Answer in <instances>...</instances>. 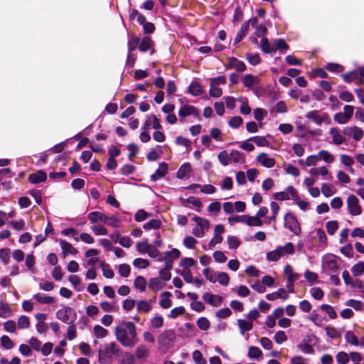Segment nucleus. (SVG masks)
<instances>
[{"instance_id":"49530a36","label":"nucleus","mask_w":364,"mask_h":364,"mask_svg":"<svg viewBox=\"0 0 364 364\" xmlns=\"http://www.w3.org/2000/svg\"><path fill=\"white\" fill-rule=\"evenodd\" d=\"M134 287L141 291H144L146 287V282L142 276H137L134 280Z\"/></svg>"},{"instance_id":"c85d7f7f","label":"nucleus","mask_w":364,"mask_h":364,"mask_svg":"<svg viewBox=\"0 0 364 364\" xmlns=\"http://www.w3.org/2000/svg\"><path fill=\"white\" fill-rule=\"evenodd\" d=\"M237 323L242 335H244L247 331L252 330L253 327L252 323L245 319H238Z\"/></svg>"},{"instance_id":"ddd939ff","label":"nucleus","mask_w":364,"mask_h":364,"mask_svg":"<svg viewBox=\"0 0 364 364\" xmlns=\"http://www.w3.org/2000/svg\"><path fill=\"white\" fill-rule=\"evenodd\" d=\"M257 161L263 166L266 168H272L275 165V160L274 158L269 157L265 153H261L257 156Z\"/></svg>"},{"instance_id":"0e129e2a","label":"nucleus","mask_w":364,"mask_h":364,"mask_svg":"<svg viewBox=\"0 0 364 364\" xmlns=\"http://www.w3.org/2000/svg\"><path fill=\"white\" fill-rule=\"evenodd\" d=\"M131 268L127 264H122L119 265L118 272L122 277H128L130 274Z\"/></svg>"},{"instance_id":"393cba45","label":"nucleus","mask_w":364,"mask_h":364,"mask_svg":"<svg viewBox=\"0 0 364 364\" xmlns=\"http://www.w3.org/2000/svg\"><path fill=\"white\" fill-rule=\"evenodd\" d=\"M230 161H232L235 164L245 163V156L244 153L240 151L232 150L230 153Z\"/></svg>"},{"instance_id":"8fccbe9b","label":"nucleus","mask_w":364,"mask_h":364,"mask_svg":"<svg viewBox=\"0 0 364 364\" xmlns=\"http://www.w3.org/2000/svg\"><path fill=\"white\" fill-rule=\"evenodd\" d=\"M326 68L331 73H341L344 70V67L342 65L336 63H329Z\"/></svg>"},{"instance_id":"4d7b16f0","label":"nucleus","mask_w":364,"mask_h":364,"mask_svg":"<svg viewBox=\"0 0 364 364\" xmlns=\"http://www.w3.org/2000/svg\"><path fill=\"white\" fill-rule=\"evenodd\" d=\"M11 311L9 305L0 303V317L6 318L11 316Z\"/></svg>"},{"instance_id":"f704fd0d","label":"nucleus","mask_w":364,"mask_h":364,"mask_svg":"<svg viewBox=\"0 0 364 364\" xmlns=\"http://www.w3.org/2000/svg\"><path fill=\"white\" fill-rule=\"evenodd\" d=\"M345 339L347 343L358 346H359V340L357 338V336L355 335V333L351 331H348L345 333Z\"/></svg>"},{"instance_id":"c03bdc74","label":"nucleus","mask_w":364,"mask_h":364,"mask_svg":"<svg viewBox=\"0 0 364 364\" xmlns=\"http://www.w3.org/2000/svg\"><path fill=\"white\" fill-rule=\"evenodd\" d=\"M246 59L252 65H257L261 62L259 53H248L246 54Z\"/></svg>"},{"instance_id":"a878e982","label":"nucleus","mask_w":364,"mask_h":364,"mask_svg":"<svg viewBox=\"0 0 364 364\" xmlns=\"http://www.w3.org/2000/svg\"><path fill=\"white\" fill-rule=\"evenodd\" d=\"M191 168L189 163H184L178 170L176 176L179 179H183L186 178L190 172H191Z\"/></svg>"},{"instance_id":"4c0bfd02","label":"nucleus","mask_w":364,"mask_h":364,"mask_svg":"<svg viewBox=\"0 0 364 364\" xmlns=\"http://www.w3.org/2000/svg\"><path fill=\"white\" fill-rule=\"evenodd\" d=\"M227 242L228 247L230 250L237 249L241 244L240 240L237 237L233 235H229L228 237Z\"/></svg>"},{"instance_id":"c9c22d12","label":"nucleus","mask_w":364,"mask_h":364,"mask_svg":"<svg viewBox=\"0 0 364 364\" xmlns=\"http://www.w3.org/2000/svg\"><path fill=\"white\" fill-rule=\"evenodd\" d=\"M118 364H135V357L130 353L126 352L118 360Z\"/></svg>"},{"instance_id":"9d476101","label":"nucleus","mask_w":364,"mask_h":364,"mask_svg":"<svg viewBox=\"0 0 364 364\" xmlns=\"http://www.w3.org/2000/svg\"><path fill=\"white\" fill-rule=\"evenodd\" d=\"M343 133L346 136L353 137L355 141L360 140L363 136V131L356 126L345 127L343 129Z\"/></svg>"},{"instance_id":"f03ea898","label":"nucleus","mask_w":364,"mask_h":364,"mask_svg":"<svg viewBox=\"0 0 364 364\" xmlns=\"http://www.w3.org/2000/svg\"><path fill=\"white\" fill-rule=\"evenodd\" d=\"M119 350L115 342L100 347L98 350V359L100 364H110L113 355H118Z\"/></svg>"},{"instance_id":"e433bc0d","label":"nucleus","mask_w":364,"mask_h":364,"mask_svg":"<svg viewBox=\"0 0 364 364\" xmlns=\"http://www.w3.org/2000/svg\"><path fill=\"white\" fill-rule=\"evenodd\" d=\"M151 46V40L149 37L145 36L139 42V50L141 52H146Z\"/></svg>"},{"instance_id":"58836bf2","label":"nucleus","mask_w":364,"mask_h":364,"mask_svg":"<svg viewBox=\"0 0 364 364\" xmlns=\"http://www.w3.org/2000/svg\"><path fill=\"white\" fill-rule=\"evenodd\" d=\"M140 39L139 37L131 36L128 40V52L131 53L139 47Z\"/></svg>"},{"instance_id":"13d9d810","label":"nucleus","mask_w":364,"mask_h":364,"mask_svg":"<svg viewBox=\"0 0 364 364\" xmlns=\"http://www.w3.org/2000/svg\"><path fill=\"white\" fill-rule=\"evenodd\" d=\"M326 228L328 233L333 235L338 228V223L336 220H331L326 223Z\"/></svg>"},{"instance_id":"20e7f679","label":"nucleus","mask_w":364,"mask_h":364,"mask_svg":"<svg viewBox=\"0 0 364 364\" xmlns=\"http://www.w3.org/2000/svg\"><path fill=\"white\" fill-rule=\"evenodd\" d=\"M284 226L289 229L295 235H299L301 232L300 224L296 217L290 212H288L284 218Z\"/></svg>"},{"instance_id":"bf43d9fd","label":"nucleus","mask_w":364,"mask_h":364,"mask_svg":"<svg viewBox=\"0 0 364 364\" xmlns=\"http://www.w3.org/2000/svg\"><path fill=\"white\" fill-rule=\"evenodd\" d=\"M1 343L3 348L6 350H10L14 346L13 341L6 335L1 336Z\"/></svg>"},{"instance_id":"5701e85b","label":"nucleus","mask_w":364,"mask_h":364,"mask_svg":"<svg viewBox=\"0 0 364 364\" xmlns=\"http://www.w3.org/2000/svg\"><path fill=\"white\" fill-rule=\"evenodd\" d=\"M274 53L278 50L279 53L283 54L289 49V45L282 38H278L273 43Z\"/></svg>"},{"instance_id":"1a4fd4ad","label":"nucleus","mask_w":364,"mask_h":364,"mask_svg":"<svg viewBox=\"0 0 364 364\" xmlns=\"http://www.w3.org/2000/svg\"><path fill=\"white\" fill-rule=\"evenodd\" d=\"M225 232V228L223 225L218 224L215 225L214 228V236L208 243L210 249H213L215 246L223 242L222 234Z\"/></svg>"},{"instance_id":"72a5a7b5","label":"nucleus","mask_w":364,"mask_h":364,"mask_svg":"<svg viewBox=\"0 0 364 364\" xmlns=\"http://www.w3.org/2000/svg\"><path fill=\"white\" fill-rule=\"evenodd\" d=\"M161 222L159 220L156 219H152L149 220V222L146 223L143 225V228L145 230H158L161 228Z\"/></svg>"},{"instance_id":"864d4df0","label":"nucleus","mask_w":364,"mask_h":364,"mask_svg":"<svg viewBox=\"0 0 364 364\" xmlns=\"http://www.w3.org/2000/svg\"><path fill=\"white\" fill-rule=\"evenodd\" d=\"M336 358L338 364H347L350 360L349 355L344 351L338 352Z\"/></svg>"},{"instance_id":"6ab92c4d","label":"nucleus","mask_w":364,"mask_h":364,"mask_svg":"<svg viewBox=\"0 0 364 364\" xmlns=\"http://www.w3.org/2000/svg\"><path fill=\"white\" fill-rule=\"evenodd\" d=\"M60 245L64 257L68 254L75 255L78 252L77 249H75L70 242L65 240H60Z\"/></svg>"},{"instance_id":"603ef678","label":"nucleus","mask_w":364,"mask_h":364,"mask_svg":"<svg viewBox=\"0 0 364 364\" xmlns=\"http://www.w3.org/2000/svg\"><path fill=\"white\" fill-rule=\"evenodd\" d=\"M136 247V250L140 254L144 255L148 252L149 248H150V244L148 243L147 240H145L142 242H137Z\"/></svg>"},{"instance_id":"a19ab883","label":"nucleus","mask_w":364,"mask_h":364,"mask_svg":"<svg viewBox=\"0 0 364 364\" xmlns=\"http://www.w3.org/2000/svg\"><path fill=\"white\" fill-rule=\"evenodd\" d=\"M33 298L36 299L38 302L43 304H50L54 301V299L52 296L41 295L40 294H36L33 296Z\"/></svg>"},{"instance_id":"f3484780","label":"nucleus","mask_w":364,"mask_h":364,"mask_svg":"<svg viewBox=\"0 0 364 364\" xmlns=\"http://www.w3.org/2000/svg\"><path fill=\"white\" fill-rule=\"evenodd\" d=\"M288 297V293L284 288H279L277 291L266 295V299L269 301H274L279 298L287 300Z\"/></svg>"},{"instance_id":"dca6fc26","label":"nucleus","mask_w":364,"mask_h":364,"mask_svg":"<svg viewBox=\"0 0 364 364\" xmlns=\"http://www.w3.org/2000/svg\"><path fill=\"white\" fill-rule=\"evenodd\" d=\"M87 218L90 220V223L92 224H96L98 223L105 224L106 220V215L100 211H92L88 213Z\"/></svg>"},{"instance_id":"cd10ccee","label":"nucleus","mask_w":364,"mask_h":364,"mask_svg":"<svg viewBox=\"0 0 364 364\" xmlns=\"http://www.w3.org/2000/svg\"><path fill=\"white\" fill-rule=\"evenodd\" d=\"M260 48L264 53H274L273 44H271L267 38H262L260 43Z\"/></svg>"},{"instance_id":"680f3d73","label":"nucleus","mask_w":364,"mask_h":364,"mask_svg":"<svg viewBox=\"0 0 364 364\" xmlns=\"http://www.w3.org/2000/svg\"><path fill=\"white\" fill-rule=\"evenodd\" d=\"M133 265L136 268L145 269V268L149 267V262L147 259H143V258L139 257V258H136L134 260Z\"/></svg>"},{"instance_id":"f8f14e48","label":"nucleus","mask_w":364,"mask_h":364,"mask_svg":"<svg viewBox=\"0 0 364 364\" xmlns=\"http://www.w3.org/2000/svg\"><path fill=\"white\" fill-rule=\"evenodd\" d=\"M168 173V164L165 162L159 163V168L151 176V180L156 181L163 177Z\"/></svg>"},{"instance_id":"3c124183","label":"nucleus","mask_w":364,"mask_h":364,"mask_svg":"<svg viewBox=\"0 0 364 364\" xmlns=\"http://www.w3.org/2000/svg\"><path fill=\"white\" fill-rule=\"evenodd\" d=\"M352 273L355 277H359L364 272V262H359L354 264L351 269Z\"/></svg>"},{"instance_id":"6e6d98bb","label":"nucleus","mask_w":364,"mask_h":364,"mask_svg":"<svg viewBox=\"0 0 364 364\" xmlns=\"http://www.w3.org/2000/svg\"><path fill=\"white\" fill-rule=\"evenodd\" d=\"M218 159L221 164L228 166L230 163V154L227 151L223 150L218 154Z\"/></svg>"},{"instance_id":"bb28decb","label":"nucleus","mask_w":364,"mask_h":364,"mask_svg":"<svg viewBox=\"0 0 364 364\" xmlns=\"http://www.w3.org/2000/svg\"><path fill=\"white\" fill-rule=\"evenodd\" d=\"M310 341V339L306 340L304 339L301 343H300L297 348L305 354H312L314 352L313 347L308 343Z\"/></svg>"},{"instance_id":"39448f33","label":"nucleus","mask_w":364,"mask_h":364,"mask_svg":"<svg viewBox=\"0 0 364 364\" xmlns=\"http://www.w3.org/2000/svg\"><path fill=\"white\" fill-rule=\"evenodd\" d=\"M176 339L175 333L172 331H166L159 336V345L165 349L171 348Z\"/></svg>"},{"instance_id":"0eeeda50","label":"nucleus","mask_w":364,"mask_h":364,"mask_svg":"<svg viewBox=\"0 0 364 364\" xmlns=\"http://www.w3.org/2000/svg\"><path fill=\"white\" fill-rule=\"evenodd\" d=\"M348 210L352 215H358L362 213L359 200L355 195H350L347 198Z\"/></svg>"},{"instance_id":"4be33fe9","label":"nucleus","mask_w":364,"mask_h":364,"mask_svg":"<svg viewBox=\"0 0 364 364\" xmlns=\"http://www.w3.org/2000/svg\"><path fill=\"white\" fill-rule=\"evenodd\" d=\"M77 318V314L75 312H73V316L71 319V323L68 324V328L67 332V338L68 340L72 341L76 336V325L75 320Z\"/></svg>"},{"instance_id":"4468645a","label":"nucleus","mask_w":364,"mask_h":364,"mask_svg":"<svg viewBox=\"0 0 364 364\" xmlns=\"http://www.w3.org/2000/svg\"><path fill=\"white\" fill-rule=\"evenodd\" d=\"M306 117L312 119L317 125H321L325 121V118H328V114L323 113L322 116H320L318 110H313L307 112Z\"/></svg>"},{"instance_id":"a18cd8bd","label":"nucleus","mask_w":364,"mask_h":364,"mask_svg":"<svg viewBox=\"0 0 364 364\" xmlns=\"http://www.w3.org/2000/svg\"><path fill=\"white\" fill-rule=\"evenodd\" d=\"M257 77L252 74H246L244 76L242 83L245 87L252 88L255 83Z\"/></svg>"},{"instance_id":"ea45409f","label":"nucleus","mask_w":364,"mask_h":364,"mask_svg":"<svg viewBox=\"0 0 364 364\" xmlns=\"http://www.w3.org/2000/svg\"><path fill=\"white\" fill-rule=\"evenodd\" d=\"M320 309H321L326 314H328V317L331 319H335L337 317V313L336 312L333 306H331V305L322 304L320 306Z\"/></svg>"},{"instance_id":"423d86ee","label":"nucleus","mask_w":364,"mask_h":364,"mask_svg":"<svg viewBox=\"0 0 364 364\" xmlns=\"http://www.w3.org/2000/svg\"><path fill=\"white\" fill-rule=\"evenodd\" d=\"M257 22H258V20L257 18H253L252 19H250V20L244 22L242 24L240 31L237 32V33L235 38L233 45L236 46L247 35L248 30H249L250 23H251L252 26H254L256 24H257Z\"/></svg>"},{"instance_id":"de8ad7c7","label":"nucleus","mask_w":364,"mask_h":364,"mask_svg":"<svg viewBox=\"0 0 364 364\" xmlns=\"http://www.w3.org/2000/svg\"><path fill=\"white\" fill-rule=\"evenodd\" d=\"M93 332L97 338H103L108 334V331L100 325L95 326Z\"/></svg>"},{"instance_id":"aec40b11","label":"nucleus","mask_w":364,"mask_h":364,"mask_svg":"<svg viewBox=\"0 0 364 364\" xmlns=\"http://www.w3.org/2000/svg\"><path fill=\"white\" fill-rule=\"evenodd\" d=\"M282 256V246L279 245L275 250L267 253V259L269 262H277Z\"/></svg>"},{"instance_id":"79ce46f5","label":"nucleus","mask_w":364,"mask_h":364,"mask_svg":"<svg viewBox=\"0 0 364 364\" xmlns=\"http://www.w3.org/2000/svg\"><path fill=\"white\" fill-rule=\"evenodd\" d=\"M188 92L194 95L198 96L200 94H202L203 90L200 84L197 82H193L188 87Z\"/></svg>"},{"instance_id":"5fc2aeb1","label":"nucleus","mask_w":364,"mask_h":364,"mask_svg":"<svg viewBox=\"0 0 364 364\" xmlns=\"http://www.w3.org/2000/svg\"><path fill=\"white\" fill-rule=\"evenodd\" d=\"M164 284L159 277L151 278L149 280V287L153 289H161L164 287Z\"/></svg>"},{"instance_id":"412c9836","label":"nucleus","mask_w":364,"mask_h":364,"mask_svg":"<svg viewBox=\"0 0 364 364\" xmlns=\"http://www.w3.org/2000/svg\"><path fill=\"white\" fill-rule=\"evenodd\" d=\"M211 138L217 141H223V138L220 129L218 128H213L210 129V136L206 135V146H208L210 142Z\"/></svg>"},{"instance_id":"f257e3e1","label":"nucleus","mask_w":364,"mask_h":364,"mask_svg":"<svg viewBox=\"0 0 364 364\" xmlns=\"http://www.w3.org/2000/svg\"><path fill=\"white\" fill-rule=\"evenodd\" d=\"M114 335L124 348H133L139 342L136 327L132 321H121L114 328Z\"/></svg>"},{"instance_id":"7c9ffc66","label":"nucleus","mask_w":364,"mask_h":364,"mask_svg":"<svg viewBox=\"0 0 364 364\" xmlns=\"http://www.w3.org/2000/svg\"><path fill=\"white\" fill-rule=\"evenodd\" d=\"M171 293L168 291H164L161 293V296L162 299L160 300V306L163 309H168L171 306V300L169 299Z\"/></svg>"},{"instance_id":"774afa93","label":"nucleus","mask_w":364,"mask_h":364,"mask_svg":"<svg viewBox=\"0 0 364 364\" xmlns=\"http://www.w3.org/2000/svg\"><path fill=\"white\" fill-rule=\"evenodd\" d=\"M243 119L240 116H235L230 118L228 124L230 127L237 129L241 126Z\"/></svg>"},{"instance_id":"2f4dec72","label":"nucleus","mask_w":364,"mask_h":364,"mask_svg":"<svg viewBox=\"0 0 364 364\" xmlns=\"http://www.w3.org/2000/svg\"><path fill=\"white\" fill-rule=\"evenodd\" d=\"M149 350L144 345L139 346L136 349V357L138 359H146L148 358Z\"/></svg>"},{"instance_id":"338daca9","label":"nucleus","mask_w":364,"mask_h":364,"mask_svg":"<svg viewBox=\"0 0 364 364\" xmlns=\"http://www.w3.org/2000/svg\"><path fill=\"white\" fill-rule=\"evenodd\" d=\"M262 352L258 347L251 346L249 348L248 356L250 358L257 359L262 355Z\"/></svg>"},{"instance_id":"6e6552de","label":"nucleus","mask_w":364,"mask_h":364,"mask_svg":"<svg viewBox=\"0 0 364 364\" xmlns=\"http://www.w3.org/2000/svg\"><path fill=\"white\" fill-rule=\"evenodd\" d=\"M73 312L75 311L72 308L65 306L57 311L56 318L65 323L70 324L73 316Z\"/></svg>"},{"instance_id":"09e8293b","label":"nucleus","mask_w":364,"mask_h":364,"mask_svg":"<svg viewBox=\"0 0 364 364\" xmlns=\"http://www.w3.org/2000/svg\"><path fill=\"white\" fill-rule=\"evenodd\" d=\"M250 140L256 144L258 146H269V142L266 139L265 136H255L250 137Z\"/></svg>"},{"instance_id":"052dcab7","label":"nucleus","mask_w":364,"mask_h":364,"mask_svg":"<svg viewBox=\"0 0 364 364\" xmlns=\"http://www.w3.org/2000/svg\"><path fill=\"white\" fill-rule=\"evenodd\" d=\"M318 156H319L318 159L323 160L326 163H332L334 160V156L326 150L320 151Z\"/></svg>"},{"instance_id":"c756f323","label":"nucleus","mask_w":364,"mask_h":364,"mask_svg":"<svg viewBox=\"0 0 364 364\" xmlns=\"http://www.w3.org/2000/svg\"><path fill=\"white\" fill-rule=\"evenodd\" d=\"M284 274L287 276V280L296 281L299 279L300 275L293 271L291 265L287 264L284 267Z\"/></svg>"},{"instance_id":"69168bd1","label":"nucleus","mask_w":364,"mask_h":364,"mask_svg":"<svg viewBox=\"0 0 364 364\" xmlns=\"http://www.w3.org/2000/svg\"><path fill=\"white\" fill-rule=\"evenodd\" d=\"M0 259L4 264H7L10 260V250L9 248L0 249Z\"/></svg>"},{"instance_id":"a211bd4d","label":"nucleus","mask_w":364,"mask_h":364,"mask_svg":"<svg viewBox=\"0 0 364 364\" xmlns=\"http://www.w3.org/2000/svg\"><path fill=\"white\" fill-rule=\"evenodd\" d=\"M46 179L47 174L42 170L38 171L36 173H31L28 176V181L33 184L44 182Z\"/></svg>"},{"instance_id":"e2e57ef3","label":"nucleus","mask_w":364,"mask_h":364,"mask_svg":"<svg viewBox=\"0 0 364 364\" xmlns=\"http://www.w3.org/2000/svg\"><path fill=\"white\" fill-rule=\"evenodd\" d=\"M120 223V219L117 218L114 215L107 216L106 215V220L105 224L112 227V228H117L119 226V223Z\"/></svg>"},{"instance_id":"b1692460","label":"nucleus","mask_w":364,"mask_h":364,"mask_svg":"<svg viewBox=\"0 0 364 364\" xmlns=\"http://www.w3.org/2000/svg\"><path fill=\"white\" fill-rule=\"evenodd\" d=\"M223 302L222 296L219 295H215L210 293L206 292V304H209L213 306H219Z\"/></svg>"},{"instance_id":"37998d69","label":"nucleus","mask_w":364,"mask_h":364,"mask_svg":"<svg viewBox=\"0 0 364 364\" xmlns=\"http://www.w3.org/2000/svg\"><path fill=\"white\" fill-rule=\"evenodd\" d=\"M194 110L195 108L193 106L183 105L180 108L178 111V115L180 117L190 116L193 113Z\"/></svg>"},{"instance_id":"9b49d317","label":"nucleus","mask_w":364,"mask_h":364,"mask_svg":"<svg viewBox=\"0 0 364 364\" xmlns=\"http://www.w3.org/2000/svg\"><path fill=\"white\" fill-rule=\"evenodd\" d=\"M226 68H235L238 72H244L245 70H246L247 67L243 61L238 60L235 57H230L228 58V65H226Z\"/></svg>"},{"instance_id":"2eb2a0df","label":"nucleus","mask_w":364,"mask_h":364,"mask_svg":"<svg viewBox=\"0 0 364 364\" xmlns=\"http://www.w3.org/2000/svg\"><path fill=\"white\" fill-rule=\"evenodd\" d=\"M329 134L332 136V143L336 146L342 144L346 141V138L341 134L340 130L336 127L331 128Z\"/></svg>"},{"instance_id":"473e14b6","label":"nucleus","mask_w":364,"mask_h":364,"mask_svg":"<svg viewBox=\"0 0 364 364\" xmlns=\"http://www.w3.org/2000/svg\"><path fill=\"white\" fill-rule=\"evenodd\" d=\"M151 301L141 300L137 303V311L143 313H147L151 311L152 306L151 304Z\"/></svg>"},{"instance_id":"7ed1b4c3","label":"nucleus","mask_w":364,"mask_h":364,"mask_svg":"<svg viewBox=\"0 0 364 364\" xmlns=\"http://www.w3.org/2000/svg\"><path fill=\"white\" fill-rule=\"evenodd\" d=\"M341 261V258L333 254H326L322 257V267L326 268L332 273H338L340 267L338 261ZM325 270L323 269V272Z\"/></svg>"}]
</instances>
